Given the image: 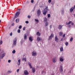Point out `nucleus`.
<instances>
[{
  "mask_svg": "<svg viewBox=\"0 0 75 75\" xmlns=\"http://www.w3.org/2000/svg\"><path fill=\"white\" fill-rule=\"evenodd\" d=\"M48 10V6L46 7V8L43 10L42 13L44 15H46L47 13V10Z\"/></svg>",
  "mask_w": 75,
  "mask_h": 75,
  "instance_id": "f257e3e1",
  "label": "nucleus"
},
{
  "mask_svg": "<svg viewBox=\"0 0 75 75\" xmlns=\"http://www.w3.org/2000/svg\"><path fill=\"white\" fill-rule=\"evenodd\" d=\"M20 13V12H19V11L17 12L15 15V18H17V17H18V16H19Z\"/></svg>",
  "mask_w": 75,
  "mask_h": 75,
  "instance_id": "f03ea898",
  "label": "nucleus"
},
{
  "mask_svg": "<svg viewBox=\"0 0 75 75\" xmlns=\"http://www.w3.org/2000/svg\"><path fill=\"white\" fill-rule=\"evenodd\" d=\"M17 39L16 38H15V39L13 40V44L14 45H16V44L17 43Z\"/></svg>",
  "mask_w": 75,
  "mask_h": 75,
  "instance_id": "7ed1b4c3",
  "label": "nucleus"
},
{
  "mask_svg": "<svg viewBox=\"0 0 75 75\" xmlns=\"http://www.w3.org/2000/svg\"><path fill=\"white\" fill-rule=\"evenodd\" d=\"M53 37H54V34L52 33L50 36H49L48 40H52V38Z\"/></svg>",
  "mask_w": 75,
  "mask_h": 75,
  "instance_id": "20e7f679",
  "label": "nucleus"
},
{
  "mask_svg": "<svg viewBox=\"0 0 75 75\" xmlns=\"http://www.w3.org/2000/svg\"><path fill=\"white\" fill-rule=\"evenodd\" d=\"M37 14L38 17H39L41 15V11L40 10H38L37 11Z\"/></svg>",
  "mask_w": 75,
  "mask_h": 75,
  "instance_id": "39448f33",
  "label": "nucleus"
},
{
  "mask_svg": "<svg viewBox=\"0 0 75 75\" xmlns=\"http://www.w3.org/2000/svg\"><path fill=\"white\" fill-rule=\"evenodd\" d=\"M32 55L33 56H35L37 55V52L35 51H33L32 52Z\"/></svg>",
  "mask_w": 75,
  "mask_h": 75,
  "instance_id": "423d86ee",
  "label": "nucleus"
},
{
  "mask_svg": "<svg viewBox=\"0 0 75 75\" xmlns=\"http://www.w3.org/2000/svg\"><path fill=\"white\" fill-rule=\"evenodd\" d=\"M24 75H28V71L27 70H26L24 71Z\"/></svg>",
  "mask_w": 75,
  "mask_h": 75,
  "instance_id": "0eeeda50",
  "label": "nucleus"
},
{
  "mask_svg": "<svg viewBox=\"0 0 75 75\" xmlns=\"http://www.w3.org/2000/svg\"><path fill=\"white\" fill-rule=\"evenodd\" d=\"M52 61L54 63H55L57 61V59L56 58H54L52 59Z\"/></svg>",
  "mask_w": 75,
  "mask_h": 75,
  "instance_id": "6e6552de",
  "label": "nucleus"
},
{
  "mask_svg": "<svg viewBox=\"0 0 75 75\" xmlns=\"http://www.w3.org/2000/svg\"><path fill=\"white\" fill-rule=\"evenodd\" d=\"M55 41H56V42H58V38L57 37V35H56L55 37Z\"/></svg>",
  "mask_w": 75,
  "mask_h": 75,
  "instance_id": "1a4fd4ad",
  "label": "nucleus"
},
{
  "mask_svg": "<svg viewBox=\"0 0 75 75\" xmlns=\"http://www.w3.org/2000/svg\"><path fill=\"white\" fill-rule=\"evenodd\" d=\"M37 40H38V42H39L40 41H41V40H42V38H40V37H38L37 38Z\"/></svg>",
  "mask_w": 75,
  "mask_h": 75,
  "instance_id": "9d476101",
  "label": "nucleus"
},
{
  "mask_svg": "<svg viewBox=\"0 0 75 75\" xmlns=\"http://www.w3.org/2000/svg\"><path fill=\"white\" fill-rule=\"evenodd\" d=\"M74 7H72L70 9V13H72L73 10H74Z\"/></svg>",
  "mask_w": 75,
  "mask_h": 75,
  "instance_id": "9b49d317",
  "label": "nucleus"
},
{
  "mask_svg": "<svg viewBox=\"0 0 75 75\" xmlns=\"http://www.w3.org/2000/svg\"><path fill=\"white\" fill-rule=\"evenodd\" d=\"M60 72H63V68H62V66L60 67Z\"/></svg>",
  "mask_w": 75,
  "mask_h": 75,
  "instance_id": "f8f14e48",
  "label": "nucleus"
},
{
  "mask_svg": "<svg viewBox=\"0 0 75 75\" xmlns=\"http://www.w3.org/2000/svg\"><path fill=\"white\" fill-rule=\"evenodd\" d=\"M28 64L29 65V66H30V69H31V68H33V67H32V66L31 65V63H30V62H28Z\"/></svg>",
  "mask_w": 75,
  "mask_h": 75,
  "instance_id": "ddd939ff",
  "label": "nucleus"
},
{
  "mask_svg": "<svg viewBox=\"0 0 75 75\" xmlns=\"http://www.w3.org/2000/svg\"><path fill=\"white\" fill-rule=\"evenodd\" d=\"M27 38V34H25L24 35V40H25Z\"/></svg>",
  "mask_w": 75,
  "mask_h": 75,
  "instance_id": "4468645a",
  "label": "nucleus"
},
{
  "mask_svg": "<svg viewBox=\"0 0 75 75\" xmlns=\"http://www.w3.org/2000/svg\"><path fill=\"white\" fill-rule=\"evenodd\" d=\"M32 70L33 73H34V72H35V70L34 67H33L32 68Z\"/></svg>",
  "mask_w": 75,
  "mask_h": 75,
  "instance_id": "2eb2a0df",
  "label": "nucleus"
},
{
  "mask_svg": "<svg viewBox=\"0 0 75 75\" xmlns=\"http://www.w3.org/2000/svg\"><path fill=\"white\" fill-rule=\"evenodd\" d=\"M62 25H59V26H58V29L61 30V28H62Z\"/></svg>",
  "mask_w": 75,
  "mask_h": 75,
  "instance_id": "dca6fc26",
  "label": "nucleus"
},
{
  "mask_svg": "<svg viewBox=\"0 0 75 75\" xmlns=\"http://www.w3.org/2000/svg\"><path fill=\"white\" fill-rule=\"evenodd\" d=\"M60 51L61 52H62V51H64V48H63V47H61L60 48Z\"/></svg>",
  "mask_w": 75,
  "mask_h": 75,
  "instance_id": "f3484780",
  "label": "nucleus"
},
{
  "mask_svg": "<svg viewBox=\"0 0 75 75\" xmlns=\"http://www.w3.org/2000/svg\"><path fill=\"white\" fill-rule=\"evenodd\" d=\"M71 23H72V21H70L69 23H66V24L67 25H69V24H70Z\"/></svg>",
  "mask_w": 75,
  "mask_h": 75,
  "instance_id": "a211bd4d",
  "label": "nucleus"
},
{
  "mask_svg": "<svg viewBox=\"0 0 75 75\" xmlns=\"http://www.w3.org/2000/svg\"><path fill=\"white\" fill-rule=\"evenodd\" d=\"M62 35H63V33L62 32H60L59 33V35L61 37Z\"/></svg>",
  "mask_w": 75,
  "mask_h": 75,
  "instance_id": "6ab92c4d",
  "label": "nucleus"
},
{
  "mask_svg": "<svg viewBox=\"0 0 75 75\" xmlns=\"http://www.w3.org/2000/svg\"><path fill=\"white\" fill-rule=\"evenodd\" d=\"M29 40L31 41V42H32L33 41V38H32V37H30L29 38Z\"/></svg>",
  "mask_w": 75,
  "mask_h": 75,
  "instance_id": "aec40b11",
  "label": "nucleus"
},
{
  "mask_svg": "<svg viewBox=\"0 0 75 75\" xmlns=\"http://www.w3.org/2000/svg\"><path fill=\"white\" fill-rule=\"evenodd\" d=\"M21 62V60L20 59H19L18 60V65H20V62Z\"/></svg>",
  "mask_w": 75,
  "mask_h": 75,
  "instance_id": "412c9836",
  "label": "nucleus"
},
{
  "mask_svg": "<svg viewBox=\"0 0 75 75\" xmlns=\"http://www.w3.org/2000/svg\"><path fill=\"white\" fill-rule=\"evenodd\" d=\"M59 59H60V61H61V62H62L64 61V59L62 58L61 57H60Z\"/></svg>",
  "mask_w": 75,
  "mask_h": 75,
  "instance_id": "4be33fe9",
  "label": "nucleus"
},
{
  "mask_svg": "<svg viewBox=\"0 0 75 75\" xmlns=\"http://www.w3.org/2000/svg\"><path fill=\"white\" fill-rule=\"evenodd\" d=\"M35 21H36V22H37L36 24H38V21H39L38 19H35Z\"/></svg>",
  "mask_w": 75,
  "mask_h": 75,
  "instance_id": "5701e85b",
  "label": "nucleus"
},
{
  "mask_svg": "<svg viewBox=\"0 0 75 75\" xmlns=\"http://www.w3.org/2000/svg\"><path fill=\"white\" fill-rule=\"evenodd\" d=\"M5 55H6V54H5V53H4L2 54V57H1L2 59H3V57H4V56H5Z\"/></svg>",
  "mask_w": 75,
  "mask_h": 75,
  "instance_id": "b1692460",
  "label": "nucleus"
},
{
  "mask_svg": "<svg viewBox=\"0 0 75 75\" xmlns=\"http://www.w3.org/2000/svg\"><path fill=\"white\" fill-rule=\"evenodd\" d=\"M37 34L38 35V36H40V35H41L40 34V33L39 32H37Z\"/></svg>",
  "mask_w": 75,
  "mask_h": 75,
  "instance_id": "393cba45",
  "label": "nucleus"
},
{
  "mask_svg": "<svg viewBox=\"0 0 75 75\" xmlns=\"http://www.w3.org/2000/svg\"><path fill=\"white\" fill-rule=\"evenodd\" d=\"M65 45H66V46H68V42H67L66 43H65Z\"/></svg>",
  "mask_w": 75,
  "mask_h": 75,
  "instance_id": "a878e982",
  "label": "nucleus"
},
{
  "mask_svg": "<svg viewBox=\"0 0 75 75\" xmlns=\"http://www.w3.org/2000/svg\"><path fill=\"white\" fill-rule=\"evenodd\" d=\"M47 19L45 17L44 18V21H47Z\"/></svg>",
  "mask_w": 75,
  "mask_h": 75,
  "instance_id": "bb28decb",
  "label": "nucleus"
},
{
  "mask_svg": "<svg viewBox=\"0 0 75 75\" xmlns=\"http://www.w3.org/2000/svg\"><path fill=\"white\" fill-rule=\"evenodd\" d=\"M16 23H18L19 22V19L18 18L16 20Z\"/></svg>",
  "mask_w": 75,
  "mask_h": 75,
  "instance_id": "cd10ccee",
  "label": "nucleus"
},
{
  "mask_svg": "<svg viewBox=\"0 0 75 75\" xmlns=\"http://www.w3.org/2000/svg\"><path fill=\"white\" fill-rule=\"evenodd\" d=\"M12 72V71H8V74H10V73H11Z\"/></svg>",
  "mask_w": 75,
  "mask_h": 75,
  "instance_id": "c85d7f7f",
  "label": "nucleus"
},
{
  "mask_svg": "<svg viewBox=\"0 0 75 75\" xmlns=\"http://www.w3.org/2000/svg\"><path fill=\"white\" fill-rule=\"evenodd\" d=\"M48 22H46L45 23V25L46 27V26H48Z\"/></svg>",
  "mask_w": 75,
  "mask_h": 75,
  "instance_id": "c756f323",
  "label": "nucleus"
},
{
  "mask_svg": "<svg viewBox=\"0 0 75 75\" xmlns=\"http://www.w3.org/2000/svg\"><path fill=\"white\" fill-rule=\"evenodd\" d=\"M72 41H73V38L71 37L70 38V41H71V42H72Z\"/></svg>",
  "mask_w": 75,
  "mask_h": 75,
  "instance_id": "7c9ffc66",
  "label": "nucleus"
},
{
  "mask_svg": "<svg viewBox=\"0 0 75 75\" xmlns=\"http://www.w3.org/2000/svg\"><path fill=\"white\" fill-rule=\"evenodd\" d=\"M24 60L25 62H26V58H24L23 59V61Z\"/></svg>",
  "mask_w": 75,
  "mask_h": 75,
  "instance_id": "2f4dec72",
  "label": "nucleus"
},
{
  "mask_svg": "<svg viewBox=\"0 0 75 75\" xmlns=\"http://www.w3.org/2000/svg\"><path fill=\"white\" fill-rule=\"evenodd\" d=\"M12 52L13 54H15V53H16V50H13Z\"/></svg>",
  "mask_w": 75,
  "mask_h": 75,
  "instance_id": "473e14b6",
  "label": "nucleus"
},
{
  "mask_svg": "<svg viewBox=\"0 0 75 75\" xmlns=\"http://www.w3.org/2000/svg\"><path fill=\"white\" fill-rule=\"evenodd\" d=\"M51 16V15H50V14H48L47 15V17L48 18H50V16Z\"/></svg>",
  "mask_w": 75,
  "mask_h": 75,
  "instance_id": "72a5a7b5",
  "label": "nucleus"
},
{
  "mask_svg": "<svg viewBox=\"0 0 75 75\" xmlns=\"http://www.w3.org/2000/svg\"><path fill=\"white\" fill-rule=\"evenodd\" d=\"M0 44L1 45L3 44V41L2 40H1L0 42Z\"/></svg>",
  "mask_w": 75,
  "mask_h": 75,
  "instance_id": "f704fd0d",
  "label": "nucleus"
},
{
  "mask_svg": "<svg viewBox=\"0 0 75 75\" xmlns=\"http://www.w3.org/2000/svg\"><path fill=\"white\" fill-rule=\"evenodd\" d=\"M22 28V26L21 25H20L19 27V29H21Z\"/></svg>",
  "mask_w": 75,
  "mask_h": 75,
  "instance_id": "c9c22d12",
  "label": "nucleus"
},
{
  "mask_svg": "<svg viewBox=\"0 0 75 75\" xmlns=\"http://www.w3.org/2000/svg\"><path fill=\"white\" fill-rule=\"evenodd\" d=\"M18 33H20V29H18Z\"/></svg>",
  "mask_w": 75,
  "mask_h": 75,
  "instance_id": "e433bc0d",
  "label": "nucleus"
},
{
  "mask_svg": "<svg viewBox=\"0 0 75 75\" xmlns=\"http://www.w3.org/2000/svg\"><path fill=\"white\" fill-rule=\"evenodd\" d=\"M48 3H50L51 2V0H49L48 1Z\"/></svg>",
  "mask_w": 75,
  "mask_h": 75,
  "instance_id": "4c0bfd02",
  "label": "nucleus"
},
{
  "mask_svg": "<svg viewBox=\"0 0 75 75\" xmlns=\"http://www.w3.org/2000/svg\"><path fill=\"white\" fill-rule=\"evenodd\" d=\"M63 13H64V10H63L62 12V14H63Z\"/></svg>",
  "mask_w": 75,
  "mask_h": 75,
  "instance_id": "58836bf2",
  "label": "nucleus"
},
{
  "mask_svg": "<svg viewBox=\"0 0 75 75\" xmlns=\"http://www.w3.org/2000/svg\"><path fill=\"white\" fill-rule=\"evenodd\" d=\"M25 30V27H24L23 28V31H24V30Z\"/></svg>",
  "mask_w": 75,
  "mask_h": 75,
  "instance_id": "ea45409f",
  "label": "nucleus"
},
{
  "mask_svg": "<svg viewBox=\"0 0 75 75\" xmlns=\"http://www.w3.org/2000/svg\"><path fill=\"white\" fill-rule=\"evenodd\" d=\"M25 23H26V24H28V23H29V22H28V21H25Z\"/></svg>",
  "mask_w": 75,
  "mask_h": 75,
  "instance_id": "a19ab883",
  "label": "nucleus"
},
{
  "mask_svg": "<svg viewBox=\"0 0 75 75\" xmlns=\"http://www.w3.org/2000/svg\"><path fill=\"white\" fill-rule=\"evenodd\" d=\"M65 34H64L63 35V38H64L65 37Z\"/></svg>",
  "mask_w": 75,
  "mask_h": 75,
  "instance_id": "79ce46f5",
  "label": "nucleus"
},
{
  "mask_svg": "<svg viewBox=\"0 0 75 75\" xmlns=\"http://www.w3.org/2000/svg\"><path fill=\"white\" fill-rule=\"evenodd\" d=\"M31 2L32 3H33L34 2V0H31Z\"/></svg>",
  "mask_w": 75,
  "mask_h": 75,
  "instance_id": "37998d69",
  "label": "nucleus"
},
{
  "mask_svg": "<svg viewBox=\"0 0 75 75\" xmlns=\"http://www.w3.org/2000/svg\"><path fill=\"white\" fill-rule=\"evenodd\" d=\"M11 62V60H9L8 61V62H9V63H10Z\"/></svg>",
  "mask_w": 75,
  "mask_h": 75,
  "instance_id": "c03bdc74",
  "label": "nucleus"
},
{
  "mask_svg": "<svg viewBox=\"0 0 75 75\" xmlns=\"http://www.w3.org/2000/svg\"><path fill=\"white\" fill-rule=\"evenodd\" d=\"M28 18H30V16L29 15L28 16Z\"/></svg>",
  "mask_w": 75,
  "mask_h": 75,
  "instance_id": "a18cd8bd",
  "label": "nucleus"
},
{
  "mask_svg": "<svg viewBox=\"0 0 75 75\" xmlns=\"http://www.w3.org/2000/svg\"><path fill=\"white\" fill-rule=\"evenodd\" d=\"M50 29H51V28H52V25H50Z\"/></svg>",
  "mask_w": 75,
  "mask_h": 75,
  "instance_id": "49530a36",
  "label": "nucleus"
},
{
  "mask_svg": "<svg viewBox=\"0 0 75 75\" xmlns=\"http://www.w3.org/2000/svg\"><path fill=\"white\" fill-rule=\"evenodd\" d=\"M19 69H17V71H16V72H18V71H19Z\"/></svg>",
  "mask_w": 75,
  "mask_h": 75,
  "instance_id": "de8ad7c7",
  "label": "nucleus"
},
{
  "mask_svg": "<svg viewBox=\"0 0 75 75\" xmlns=\"http://www.w3.org/2000/svg\"><path fill=\"white\" fill-rule=\"evenodd\" d=\"M12 26H13V25H14V23H13L12 24Z\"/></svg>",
  "mask_w": 75,
  "mask_h": 75,
  "instance_id": "09e8293b",
  "label": "nucleus"
},
{
  "mask_svg": "<svg viewBox=\"0 0 75 75\" xmlns=\"http://www.w3.org/2000/svg\"><path fill=\"white\" fill-rule=\"evenodd\" d=\"M69 28H71V25H69L68 26Z\"/></svg>",
  "mask_w": 75,
  "mask_h": 75,
  "instance_id": "8fccbe9b",
  "label": "nucleus"
},
{
  "mask_svg": "<svg viewBox=\"0 0 75 75\" xmlns=\"http://www.w3.org/2000/svg\"><path fill=\"white\" fill-rule=\"evenodd\" d=\"M12 35V33L11 32V33H10V35L11 36Z\"/></svg>",
  "mask_w": 75,
  "mask_h": 75,
  "instance_id": "3c124183",
  "label": "nucleus"
},
{
  "mask_svg": "<svg viewBox=\"0 0 75 75\" xmlns=\"http://www.w3.org/2000/svg\"><path fill=\"white\" fill-rule=\"evenodd\" d=\"M74 23H72L71 25H74Z\"/></svg>",
  "mask_w": 75,
  "mask_h": 75,
  "instance_id": "603ef678",
  "label": "nucleus"
},
{
  "mask_svg": "<svg viewBox=\"0 0 75 75\" xmlns=\"http://www.w3.org/2000/svg\"><path fill=\"white\" fill-rule=\"evenodd\" d=\"M63 40V39H62V38L61 39V41H62V40Z\"/></svg>",
  "mask_w": 75,
  "mask_h": 75,
  "instance_id": "864d4df0",
  "label": "nucleus"
},
{
  "mask_svg": "<svg viewBox=\"0 0 75 75\" xmlns=\"http://www.w3.org/2000/svg\"><path fill=\"white\" fill-rule=\"evenodd\" d=\"M55 74H54V73L52 74L51 75H54Z\"/></svg>",
  "mask_w": 75,
  "mask_h": 75,
  "instance_id": "5fc2aeb1",
  "label": "nucleus"
},
{
  "mask_svg": "<svg viewBox=\"0 0 75 75\" xmlns=\"http://www.w3.org/2000/svg\"><path fill=\"white\" fill-rule=\"evenodd\" d=\"M42 73H43L44 72V71H42Z\"/></svg>",
  "mask_w": 75,
  "mask_h": 75,
  "instance_id": "6e6d98bb",
  "label": "nucleus"
},
{
  "mask_svg": "<svg viewBox=\"0 0 75 75\" xmlns=\"http://www.w3.org/2000/svg\"><path fill=\"white\" fill-rule=\"evenodd\" d=\"M18 10H19V11L21 10V9H18Z\"/></svg>",
  "mask_w": 75,
  "mask_h": 75,
  "instance_id": "4d7b16f0",
  "label": "nucleus"
},
{
  "mask_svg": "<svg viewBox=\"0 0 75 75\" xmlns=\"http://www.w3.org/2000/svg\"><path fill=\"white\" fill-rule=\"evenodd\" d=\"M36 68H38V66H37V67H36Z\"/></svg>",
  "mask_w": 75,
  "mask_h": 75,
  "instance_id": "13d9d810",
  "label": "nucleus"
},
{
  "mask_svg": "<svg viewBox=\"0 0 75 75\" xmlns=\"http://www.w3.org/2000/svg\"><path fill=\"white\" fill-rule=\"evenodd\" d=\"M74 8H75V5L74 6Z\"/></svg>",
  "mask_w": 75,
  "mask_h": 75,
  "instance_id": "bf43d9fd",
  "label": "nucleus"
},
{
  "mask_svg": "<svg viewBox=\"0 0 75 75\" xmlns=\"http://www.w3.org/2000/svg\"><path fill=\"white\" fill-rule=\"evenodd\" d=\"M1 23V21L0 20V23Z\"/></svg>",
  "mask_w": 75,
  "mask_h": 75,
  "instance_id": "052dcab7",
  "label": "nucleus"
}]
</instances>
